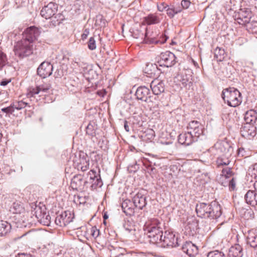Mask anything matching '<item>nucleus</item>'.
Returning a JSON list of instances; mask_svg holds the SVG:
<instances>
[{"label": "nucleus", "instance_id": "1", "mask_svg": "<svg viewBox=\"0 0 257 257\" xmlns=\"http://www.w3.org/2000/svg\"><path fill=\"white\" fill-rule=\"evenodd\" d=\"M84 166H81V171L83 172L81 181H83V189L90 188L91 190L96 189L97 187H101L102 182L101 181L100 175L94 170H91L89 172L85 173V171L88 168L89 161L86 158L81 159V164Z\"/></svg>", "mask_w": 257, "mask_h": 257}, {"label": "nucleus", "instance_id": "2", "mask_svg": "<svg viewBox=\"0 0 257 257\" xmlns=\"http://www.w3.org/2000/svg\"><path fill=\"white\" fill-rule=\"evenodd\" d=\"M196 211L198 216L204 218L217 219L221 215V207L215 201L197 204Z\"/></svg>", "mask_w": 257, "mask_h": 257}, {"label": "nucleus", "instance_id": "3", "mask_svg": "<svg viewBox=\"0 0 257 257\" xmlns=\"http://www.w3.org/2000/svg\"><path fill=\"white\" fill-rule=\"evenodd\" d=\"M145 226L151 243H157L160 240V234L163 233L164 227L162 220L157 218H150L146 222Z\"/></svg>", "mask_w": 257, "mask_h": 257}, {"label": "nucleus", "instance_id": "4", "mask_svg": "<svg viewBox=\"0 0 257 257\" xmlns=\"http://www.w3.org/2000/svg\"><path fill=\"white\" fill-rule=\"evenodd\" d=\"M221 96L224 102L231 107H236L242 102L240 92L234 87H229L223 89Z\"/></svg>", "mask_w": 257, "mask_h": 257}, {"label": "nucleus", "instance_id": "5", "mask_svg": "<svg viewBox=\"0 0 257 257\" xmlns=\"http://www.w3.org/2000/svg\"><path fill=\"white\" fill-rule=\"evenodd\" d=\"M35 49L36 46L34 44L23 38L17 42L14 50L16 55L23 58L32 55Z\"/></svg>", "mask_w": 257, "mask_h": 257}, {"label": "nucleus", "instance_id": "6", "mask_svg": "<svg viewBox=\"0 0 257 257\" xmlns=\"http://www.w3.org/2000/svg\"><path fill=\"white\" fill-rule=\"evenodd\" d=\"M232 151V148L226 141L217 142L208 150V152L213 156L225 155L231 156Z\"/></svg>", "mask_w": 257, "mask_h": 257}, {"label": "nucleus", "instance_id": "7", "mask_svg": "<svg viewBox=\"0 0 257 257\" xmlns=\"http://www.w3.org/2000/svg\"><path fill=\"white\" fill-rule=\"evenodd\" d=\"M178 238L176 237L174 233L170 230L165 231L163 237V233L160 234V240L157 243H154L158 246L166 247H173L178 245Z\"/></svg>", "mask_w": 257, "mask_h": 257}, {"label": "nucleus", "instance_id": "8", "mask_svg": "<svg viewBox=\"0 0 257 257\" xmlns=\"http://www.w3.org/2000/svg\"><path fill=\"white\" fill-rule=\"evenodd\" d=\"M193 71L190 69L182 71L176 76L179 84L189 89L193 85Z\"/></svg>", "mask_w": 257, "mask_h": 257}, {"label": "nucleus", "instance_id": "9", "mask_svg": "<svg viewBox=\"0 0 257 257\" xmlns=\"http://www.w3.org/2000/svg\"><path fill=\"white\" fill-rule=\"evenodd\" d=\"M252 16L251 11L246 8L241 9L235 14V21L239 25H246Z\"/></svg>", "mask_w": 257, "mask_h": 257}, {"label": "nucleus", "instance_id": "10", "mask_svg": "<svg viewBox=\"0 0 257 257\" xmlns=\"http://www.w3.org/2000/svg\"><path fill=\"white\" fill-rule=\"evenodd\" d=\"M187 128L197 140H198L200 136L204 134L203 126L200 122L197 120L190 121L188 123Z\"/></svg>", "mask_w": 257, "mask_h": 257}, {"label": "nucleus", "instance_id": "11", "mask_svg": "<svg viewBox=\"0 0 257 257\" xmlns=\"http://www.w3.org/2000/svg\"><path fill=\"white\" fill-rule=\"evenodd\" d=\"M41 32L40 29L35 26L27 28L23 33V38L35 44Z\"/></svg>", "mask_w": 257, "mask_h": 257}, {"label": "nucleus", "instance_id": "12", "mask_svg": "<svg viewBox=\"0 0 257 257\" xmlns=\"http://www.w3.org/2000/svg\"><path fill=\"white\" fill-rule=\"evenodd\" d=\"M74 218V214L70 211H65L55 218V223L61 227H64L70 223Z\"/></svg>", "mask_w": 257, "mask_h": 257}, {"label": "nucleus", "instance_id": "13", "mask_svg": "<svg viewBox=\"0 0 257 257\" xmlns=\"http://www.w3.org/2000/svg\"><path fill=\"white\" fill-rule=\"evenodd\" d=\"M35 215L38 221L44 225L49 226L51 223V217L45 211L42 210L40 206H36L35 208Z\"/></svg>", "mask_w": 257, "mask_h": 257}, {"label": "nucleus", "instance_id": "14", "mask_svg": "<svg viewBox=\"0 0 257 257\" xmlns=\"http://www.w3.org/2000/svg\"><path fill=\"white\" fill-rule=\"evenodd\" d=\"M53 66L48 62H43L37 69L38 74L42 78L50 76L53 71Z\"/></svg>", "mask_w": 257, "mask_h": 257}, {"label": "nucleus", "instance_id": "15", "mask_svg": "<svg viewBox=\"0 0 257 257\" xmlns=\"http://www.w3.org/2000/svg\"><path fill=\"white\" fill-rule=\"evenodd\" d=\"M132 36L135 39H138L140 43H147V29L141 26L134 28L131 31Z\"/></svg>", "mask_w": 257, "mask_h": 257}, {"label": "nucleus", "instance_id": "16", "mask_svg": "<svg viewBox=\"0 0 257 257\" xmlns=\"http://www.w3.org/2000/svg\"><path fill=\"white\" fill-rule=\"evenodd\" d=\"M176 57L175 55L170 52L166 51L161 55L160 62L162 65L167 67H171L176 63Z\"/></svg>", "mask_w": 257, "mask_h": 257}, {"label": "nucleus", "instance_id": "17", "mask_svg": "<svg viewBox=\"0 0 257 257\" xmlns=\"http://www.w3.org/2000/svg\"><path fill=\"white\" fill-rule=\"evenodd\" d=\"M144 192L143 190L139 191L133 198L134 205L140 209H143L147 204Z\"/></svg>", "mask_w": 257, "mask_h": 257}, {"label": "nucleus", "instance_id": "18", "mask_svg": "<svg viewBox=\"0 0 257 257\" xmlns=\"http://www.w3.org/2000/svg\"><path fill=\"white\" fill-rule=\"evenodd\" d=\"M246 243L251 247L257 248V230L251 229L244 233Z\"/></svg>", "mask_w": 257, "mask_h": 257}, {"label": "nucleus", "instance_id": "19", "mask_svg": "<svg viewBox=\"0 0 257 257\" xmlns=\"http://www.w3.org/2000/svg\"><path fill=\"white\" fill-rule=\"evenodd\" d=\"M57 6L54 3H50L47 6H45L41 11L42 17L46 19H48L52 17L57 12Z\"/></svg>", "mask_w": 257, "mask_h": 257}, {"label": "nucleus", "instance_id": "20", "mask_svg": "<svg viewBox=\"0 0 257 257\" xmlns=\"http://www.w3.org/2000/svg\"><path fill=\"white\" fill-rule=\"evenodd\" d=\"M150 89L146 86L139 87L135 93L137 99L144 102L150 101Z\"/></svg>", "mask_w": 257, "mask_h": 257}, {"label": "nucleus", "instance_id": "21", "mask_svg": "<svg viewBox=\"0 0 257 257\" xmlns=\"http://www.w3.org/2000/svg\"><path fill=\"white\" fill-rule=\"evenodd\" d=\"M178 140L180 144L186 146H189L193 142L197 141L188 131L187 132L180 134Z\"/></svg>", "mask_w": 257, "mask_h": 257}, {"label": "nucleus", "instance_id": "22", "mask_svg": "<svg viewBox=\"0 0 257 257\" xmlns=\"http://www.w3.org/2000/svg\"><path fill=\"white\" fill-rule=\"evenodd\" d=\"M182 249L190 257L195 256L198 253V247L191 241H186L182 245Z\"/></svg>", "mask_w": 257, "mask_h": 257}, {"label": "nucleus", "instance_id": "23", "mask_svg": "<svg viewBox=\"0 0 257 257\" xmlns=\"http://www.w3.org/2000/svg\"><path fill=\"white\" fill-rule=\"evenodd\" d=\"M150 87L155 95H158L163 92L165 90L164 81L159 79H155L152 81Z\"/></svg>", "mask_w": 257, "mask_h": 257}, {"label": "nucleus", "instance_id": "24", "mask_svg": "<svg viewBox=\"0 0 257 257\" xmlns=\"http://www.w3.org/2000/svg\"><path fill=\"white\" fill-rule=\"evenodd\" d=\"M241 134L243 137L250 139L256 135L255 127L251 124H246L241 129Z\"/></svg>", "mask_w": 257, "mask_h": 257}, {"label": "nucleus", "instance_id": "25", "mask_svg": "<svg viewBox=\"0 0 257 257\" xmlns=\"http://www.w3.org/2000/svg\"><path fill=\"white\" fill-rule=\"evenodd\" d=\"M10 211L14 214H22L24 216L26 213V210L23 204L18 202L13 203L11 207Z\"/></svg>", "mask_w": 257, "mask_h": 257}, {"label": "nucleus", "instance_id": "26", "mask_svg": "<svg viewBox=\"0 0 257 257\" xmlns=\"http://www.w3.org/2000/svg\"><path fill=\"white\" fill-rule=\"evenodd\" d=\"M244 199L246 202L252 206L257 205V193L252 190H249L245 194Z\"/></svg>", "mask_w": 257, "mask_h": 257}, {"label": "nucleus", "instance_id": "27", "mask_svg": "<svg viewBox=\"0 0 257 257\" xmlns=\"http://www.w3.org/2000/svg\"><path fill=\"white\" fill-rule=\"evenodd\" d=\"M228 255L229 257H242V248L238 244H235L232 246L229 250Z\"/></svg>", "mask_w": 257, "mask_h": 257}, {"label": "nucleus", "instance_id": "28", "mask_svg": "<svg viewBox=\"0 0 257 257\" xmlns=\"http://www.w3.org/2000/svg\"><path fill=\"white\" fill-rule=\"evenodd\" d=\"M51 86V84L49 83H44L35 88H31L30 92L32 96L38 94L41 92H46L50 89Z\"/></svg>", "mask_w": 257, "mask_h": 257}, {"label": "nucleus", "instance_id": "29", "mask_svg": "<svg viewBox=\"0 0 257 257\" xmlns=\"http://www.w3.org/2000/svg\"><path fill=\"white\" fill-rule=\"evenodd\" d=\"M244 120L246 124H252L257 119V112L253 109L247 111L244 114Z\"/></svg>", "mask_w": 257, "mask_h": 257}, {"label": "nucleus", "instance_id": "30", "mask_svg": "<svg viewBox=\"0 0 257 257\" xmlns=\"http://www.w3.org/2000/svg\"><path fill=\"white\" fill-rule=\"evenodd\" d=\"M160 19L156 14H150L144 18L143 23L144 25H151L158 24Z\"/></svg>", "mask_w": 257, "mask_h": 257}, {"label": "nucleus", "instance_id": "31", "mask_svg": "<svg viewBox=\"0 0 257 257\" xmlns=\"http://www.w3.org/2000/svg\"><path fill=\"white\" fill-rule=\"evenodd\" d=\"M121 208L123 212L126 215L131 216L134 212L132 202L130 200L126 199L124 200L121 203Z\"/></svg>", "mask_w": 257, "mask_h": 257}, {"label": "nucleus", "instance_id": "32", "mask_svg": "<svg viewBox=\"0 0 257 257\" xmlns=\"http://www.w3.org/2000/svg\"><path fill=\"white\" fill-rule=\"evenodd\" d=\"M230 156H227V155L219 156L216 161L217 167L222 168L228 165L230 162L229 159Z\"/></svg>", "mask_w": 257, "mask_h": 257}, {"label": "nucleus", "instance_id": "33", "mask_svg": "<svg viewBox=\"0 0 257 257\" xmlns=\"http://www.w3.org/2000/svg\"><path fill=\"white\" fill-rule=\"evenodd\" d=\"M11 225L7 221L0 220V236L6 235L10 232Z\"/></svg>", "mask_w": 257, "mask_h": 257}, {"label": "nucleus", "instance_id": "34", "mask_svg": "<svg viewBox=\"0 0 257 257\" xmlns=\"http://www.w3.org/2000/svg\"><path fill=\"white\" fill-rule=\"evenodd\" d=\"M226 54L224 50L217 47L214 50V57L217 61H222L225 58Z\"/></svg>", "mask_w": 257, "mask_h": 257}, {"label": "nucleus", "instance_id": "35", "mask_svg": "<svg viewBox=\"0 0 257 257\" xmlns=\"http://www.w3.org/2000/svg\"><path fill=\"white\" fill-rule=\"evenodd\" d=\"M182 11V8L180 7H175L174 6L168 8L166 10L167 14L170 18H173L176 14L180 13Z\"/></svg>", "mask_w": 257, "mask_h": 257}, {"label": "nucleus", "instance_id": "36", "mask_svg": "<svg viewBox=\"0 0 257 257\" xmlns=\"http://www.w3.org/2000/svg\"><path fill=\"white\" fill-rule=\"evenodd\" d=\"M80 187V176L79 175L73 177L71 182V187L73 190L78 191Z\"/></svg>", "mask_w": 257, "mask_h": 257}, {"label": "nucleus", "instance_id": "37", "mask_svg": "<svg viewBox=\"0 0 257 257\" xmlns=\"http://www.w3.org/2000/svg\"><path fill=\"white\" fill-rule=\"evenodd\" d=\"M246 30L251 33L257 34V21H249L246 25Z\"/></svg>", "mask_w": 257, "mask_h": 257}, {"label": "nucleus", "instance_id": "38", "mask_svg": "<svg viewBox=\"0 0 257 257\" xmlns=\"http://www.w3.org/2000/svg\"><path fill=\"white\" fill-rule=\"evenodd\" d=\"M233 175L231 169L230 168H226L222 169V177L225 179L229 178L232 177Z\"/></svg>", "mask_w": 257, "mask_h": 257}, {"label": "nucleus", "instance_id": "39", "mask_svg": "<svg viewBox=\"0 0 257 257\" xmlns=\"http://www.w3.org/2000/svg\"><path fill=\"white\" fill-rule=\"evenodd\" d=\"M249 174L255 179H257V163L251 166L248 169Z\"/></svg>", "mask_w": 257, "mask_h": 257}, {"label": "nucleus", "instance_id": "40", "mask_svg": "<svg viewBox=\"0 0 257 257\" xmlns=\"http://www.w3.org/2000/svg\"><path fill=\"white\" fill-rule=\"evenodd\" d=\"M87 46L89 50H94L96 48V41L94 37H90L87 43Z\"/></svg>", "mask_w": 257, "mask_h": 257}, {"label": "nucleus", "instance_id": "41", "mask_svg": "<svg viewBox=\"0 0 257 257\" xmlns=\"http://www.w3.org/2000/svg\"><path fill=\"white\" fill-rule=\"evenodd\" d=\"M207 257H226L225 254L221 251L215 250L208 253Z\"/></svg>", "mask_w": 257, "mask_h": 257}, {"label": "nucleus", "instance_id": "42", "mask_svg": "<svg viewBox=\"0 0 257 257\" xmlns=\"http://www.w3.org/2000/svg\"><path fill=\"white\" fill-rule=\"evenodd\" d=\"M124 228L129 232L135 230V226L130 221H126L123 224Z\"/></svg>", "mask_w": 257, "mask_h": 257}, {"label": "nucleus", "instance_id": "43", "mask_svg": "<svg viewBox=\"0 0 257 257\" xmlns=\"http://www.w3.org/2000/svg\"><path fill=\"white\" fill-rule=\"evenodd\" d=\"M27 103L23 101H19L16 103H14L13 105L14 106V109H21L23 108H25L26 105H27Z\"/></svg>", "mask_w": 257, "mask_h": 257}, {"label": "nucleus", "instance_id": "44", "mask_svg": "<svg viewBox=\"0 0 257 257\" xmlns=\"http://www.w3.org/2000/svg\"><path fill=\"white\" fill-rule=\"evenodd\" d=\"M86 132L88 135L93 136L95 133L94 126L92 124L89 123L86 128Z\"/></svg>", "mask_w": 257, "mask_h": 257}, {"label": "nucleus", "instance_id": "45", "mask_svg": "<svg viewBox=\"0 0 257 257\" xmlns=\"http://www.w3.org/2000/svg\"><path fill=\"white\" fill-rule=\"evenodd\" d=\"M7 61L6 55L0 50V67L4 66Z\"/></svg>", "mask_w": 257, "mask_h": 257}, {"label": "nucleus", "instance_id": "46", "mask_svg": "<svg viewBox=\"0 0 257 257\" xmlns=\"http://www.w3.org/2000/svg\"><path fill=\"white\" fill-rule=\"evenodd\" d=\"M90 232L91 235L94 237H97L99 234V231L95 226L91 227L90 228Z\"/></svg>", "mask_w": 257, "mask_h": 257}, {"label": "nucleus", "instance_id": "47", "mask_svg": "<svg viewBox=\"0 0 257 257\" xmlns=\"http://www.w3.org/2000/svg\"><path fill=\"white\" fill-rule=\"evenodd\" d=\"M14 110L15 109L13 104L9 107L2 109V111L6 113H12Z\"/></svg>", "mask_w": 257, "mask_h": 257}, {"label": "nucleus", "instance_id": "48", "mask_svg": "<svg viewBox=\"0 0 257 257\" xmlns=\"http://www.w3.org/2000/svg\"><path fill=\"white\" fill-rule=\"evenodd\" d=\"M168 7V5L165 3H161L157 5L158 10L160 12H163Z\"/></svg>", "mask_w": 257, "mask_h": 257}, {"label": "nucleus", "instance_id": "49", "mask_svg": "<svg viewBox=\"0 0 257 257\" xmlns=\"http://www.w3.org/2000/svg\"><path fill=\"white\" fill-rule=\"evenodd\" d=\"M157 98H158V97L154 96V95H151V94H150V98H151L150 101H146L145 102H146L147 103H151L152 105L153 104H156L158 105V104L157 103H158Z\"/></svg>", "mask_w": 257, "mask_h": 257}, {"label": "nucleus", "instance_id": "50", "mask_svg": "<svg viewBox=\"0 0 257 257\" xmlns=\"http://www.w3.org/2000/svg\"><path fill=\"white\" fill-rule=\"evenodd\" d=\"M191 2L189 0H183L181 2V7L182 9H188L190 6Z\"/></svg>", "mask_w": 257, "mask_h": 257}, {"label": "nucleus", "instance_id": "51", "mask_svg": "<svg viewBox=\"0 0 257 257\" xmlns=\"http://www.w3.org/2000/svg\"><path fill=\"white\" fill-rule=\"evenodd\" d=\"M229 187L231 190H234L235 188V181L233 178H232L229 181Z\"/></svg>", "mask_w": 257, "mask_h": 257}, {"label": "nucleus", "instance_id": "52", "mask_svg": "<svg viewBox=\"0 0 257 257\" xmlns=\"http://www.w3.org/2000/svg\"><path fill=\"white\" fill-rule=\"evenodd\" d=\"M81 68L83 69V75L86 73V70H87L88 69L90 70H91L90 67H89V65L85 63H83V64H81Z\"/></svg>", "mask_w": 257, "mask_h": 257}, {"label": "nucleus", "instance_id": "53", "mask_svg": "<svg viewBox=\"0 0 257 257\" xmlns=\"http://www.w3.org/2000/svg\"><path fill=\"white\" fill-rule=\"evenodd\" d=\"M89 33V31L88 29H85L83 32V33L81 35V39H86Z\"/></svg>", "mask_w": 257, "mask_h": 257}, {"label": "nucleus", "instance_id": "54", "mask_svg": "<svg viewBox=\"0 0 257 257\" xmlns=\"http://www.w3.org/2000/svg\"><path fill=\"white\" fill-rule=\"evenodd\" d=\"M11 82V79H3L0 82V85L1 86H6V85H7L8 83H9Z\"/></svg>", "mask_w": 257, "mask_h": 257}, {"label": "nucleus", "instance_id": "55", "mask_svg": "<svg viewBox=\"0 0 257 257\" xmlns=\"http://www.w3.org/2000/svg\"><path fill=\"white\" fill-rule=\"evenodd\" d=\"M245 155V150L243 148H239L238 150V156L240 157H243Z\"/></svg>", "mask_w": 257, "mask_h": 257}, {"label": "nucleus", "instance_id": "56", "mask_svg": "<svg viewBox=\"0 0 257 257\" xmlns=\"http://www.w3.org/2000/svg\"><path fill=\"white\" fill-rule=\"evenodd\" d=\"M97 94L100 97H104V96L106 94V91L105 90H101L97 91Z\"/></svg>", "mask_w": 257, "mask_h": 257}, {"label": "nucleus", "instance_id": "57", "mask_svg": "<svg viewBox=\"0 0 257 257\" xmlns=\"http://www.w3.org/2000/svg\"><path fill=\"white\" fill-rule=\"evenodd\" d=\"M55 77H61L63 76V74L62 72H60V70H57L56 72H55L54 74Z\"/></svg>", "mask_w": 257, "mask_h": 257}, {"label": "nucleus", "instance_id": "58", "mask_svg": "<svg viewBox=\"0 0 257 257\" xmlns=\"http://www.w3.org/2000/svg\"><path fill=\"white\" fill-rule=\"evenodd\" d=\"M18 257H33L29 254L26 253H19L18 254Z\"/></svg>", "mask_w": 257, "mask_h": 257}, {"label": "nucleus", "instance_id": "59", "mask_svg": "<svg viewBox=\"0 0 257 257\" xmlns=\"http://www.w3.org/2000/svg\"><path fill=\"white\" fill-rule=\"evenodd\" d=\"M74 201L77 203L80 204V202H79V195H74Z\"/></svg>", "mask_w": 257, "mask_h": 257}, {"label": "nucleus", "instance_id": "60", "mask_svg": "<svg viewBox=\"0 0 257 257\" xmlns=\"http://www.w3.org/2000/svg\"><path fill=\"white\" fill-rule=\"evenodd\" d=\"M124 127L125 130L126 132H129V126L128 125L127 121H124Z\"/></svg>", "mask_w": 257, "mask_h": 257}, {"label": "nucleus", "instance_id": "61", "mask_svg": "<svg viewBox=\"0 0 257 257\" xmlns=\"http://www.w3.org/2000/svg\"><path fill=\"white\" fill-rule=\"evenodd\" d=\"M163 40L162 41L160 40L159 41H160V43L163 44V43H164L168 39V37L167 36H166V35H165L163 38Z\"/></svg>", "mask_w": 257, "mask_h": 257}, {"label": "nucleus", "instance_id": "62", "mask_svg": "<svg viewBox=\"0 0 257 257\" xmlns=\"http://www.w3.org/2000/svg\"><path fill=\"white\" fill-rule=\"evenodd\" d=\"M78 232V231H74V232L72 233V235H74V236H75V235H76V236L78 237V240H80V239H79V235L77 234V232Z\"/></svg>", "mask_w": 257, "mask_h": 257}, {"label": "nucleus", "instance_id": "63", "mask_svg": "<svg viewBox=\"0 0 257 257\" xmlns=\"http://www.w3.org/2000/svg\"><path fill=\"white\" fill-rule=\"evenodd\" d=\"M192 62H193L195 67H198V64L196 62H195L194 60H192Z\"/></svg>", "mask_w": 257, "mask_h": 257}, {"label": "nucleus", "instance_id": "64", "mask_svg": "<svg viewBox=\"0 0 257 257\" xmlns=\"http://www.w3.org/2000/svg\"><path fill=\"white\" fill-rule=\"evenodd\" d=\"M253 186L255 191H257V181L254 182Z\"/></svg>", "mask_w": 257, "mask_h": 257}]
</instances>
